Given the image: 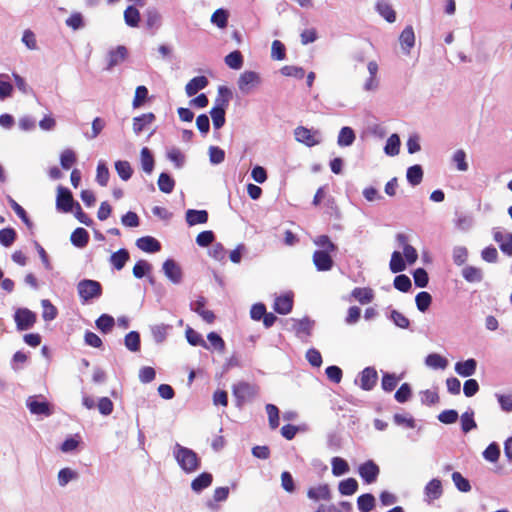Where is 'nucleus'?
<instances>
[{
  "mask_svg": "<svg viewBox=\"0 0 512 512\" xmlns=\"http://www.w3.org/2000/svg\"><path fill=\"white\" fill-rule=\"evenodd\" d=\"M425 364L433 369L444 370L448 366V360L440 354L432 353L426 357Z\"/></svg>",
  "mask_w": 512,
  "mask_h": 512,
  "instance_id": "nucleus-32",
  "label": "nucleus"
},
{
  "mask_svg": "<svg viewBox=\"0 0 512 512\" xmlns=\"http://www.w3.org/2000/svg\"><path fill=\"white\" fill-rule=\"evenodd\" d=\"M152 270V266L145 260L138 261L133 267V274L137 278H142L143 276H147L149 282L154 284L153 277L150 276V272Z\"/></svg>",
  "mask_w": 512,
  "mask_h": 512,
  "instance_id": "nucleus-29",
  "label": "nucleus"
},
{
  "mask_svg": "<svg viewBox=\"0 0 512 512\" xmlns=\"http://www.w3.org/2000/svg\"><path fill=\"white\" fill-rule=\"evenodd\" d=\"M128 261V250L120 249L117 252L113 253L110 257V262L114 268L117 270H121L126 262Z\"/></svg>",
  "mask_w": 512,
  "mask_h": 512,
  "instance_id": "nucleus-42",
  "label": "nucleus"
},
{
  "mask_svg": "<svg viewBox=\"0 0 512 512\" xmlns=\"http://www.w3.org/2000/svg\"><path fill=\"white\" fill-rule=\"evenodd\" d=\"M76 162V154L71 149H66L62 152L60 163L63 169H70Z\"/></svg>",
  "mask_w": 512,
  "mask_h": 512,
  "instance_id": "nucleus-57",
  "label": "nucleus"
},
{
  "mask_svg": "<svg viewBox=\"0 0 512 512\" xmlns=\"http://www.w3.org/2000/svg\"><path fill=\"white\" fill-rule=\"evenodd\" d=\"M115 324V320L112 316L108 314H102L97 320H96V326L99 330H101L103 333H108L112 330L113 326Z\"/></svg>",
  "mask_w": 512,
  "mask_h": 512,
  "instance_id": "nucleus-49",
  "label": "nucleus"
},
{
  "mask_svg": "<svg viewBox=\"0 0 512 512\" xmlns=\"http://www.w3.org/2000/svg\"><path fill=\"white\" fill-rule=\"evenodd\" d=\"M185 218L189 226L205 224L208 221V213L206 210L189 209L186 211Z\"/></svg>",
  "mask_w": 512,
  "mask_h": 512,
  "instance_id": "nucleus-23",
  "label": "nucleus"
},
{
  "mask_svg": "<svg viewBox=\"0 0 512 512\" xmlns=\"http://www.w3.org/2000/svg\"><path fill=\"white\" fill-rule=\"evenodd\" d=\"M352 296L361 304H368L373 300L374 293L370 288H355L352 291Z\"/></svg>",
  "mask_w": 512,
  "mask_h": 512,
  "instance_id": "nucleus-39",
  "label": "nucleus"
},
{
  "mask_svg": "<svg viewBox=\"0 0 512 512\" xmlns=\"http://www.w3.org/2000/svg\"><path fill=\"white\" fill-rule=\"evenodd\" d=\"M266 412L268 414L269 425L272 429H275L279 425V410L273 404L266 405Z\"/></svg>",
  "mask_w": 512,
  "mask_h": 512,
  "instance_id": "nucleus-61",
  "label": "nucleus"
},
{
  "mask_svg": "<svg viewBox=\"0 0 512 512\" xmlns=\"http://www.w3.org/2000/svg\"><path fill=\"white\" fill-rule=\"evenodd\" d=\"M8 79V74H0V100H4L12 96L14 88Z\"/></svg>",
  "mask_w": 512,
  "mask_h": 512,
  "instance_id": "nucleus-44",
  "label": "nucleus"
},
{
  "mask_svg": "<svg viewBox=\"0 0 512 512\" xmlns=\"http://www.w3.org/2000/svg\"><path fill=\"white\" fill-rule=\"evenodd\" d=\"M357 506L361 512H370L375 506V497L370 493L360 495Z\"/></svg>",
  "mask_w": 512,
  "mask_h": 512,
  "instance_id": "nucleus-41",
  "label": "nucleus"
},
{
  "mask_svg": "<svg viewBox=\"0 0 512 512\" xmlns=\"http://www.w3.org/2000/svg\"><path fill=\"white\" fill-rule=\"evenodd\" d=\"M261 84V77L257 72L244 71L240 74L237 85L243 94H249Z\"/></svg>",
  "mask_w": 512,
  "mask_h": 512,
  "instance_id": "nucleus-4",
  "label": "nucleus"
},
{
  "mask_svg": "<svg viewBox=\"0 0 512 512\" xmlns=\"http://www.w3.org/2000/svg\"><path fill=\"white\" fill-rule=\"evenodd\" d=\"M27 407L32 414L49 416L52 414L50 405L46 401H38L35 397H29Z\"/></svg>",
  "mask_w": 512,
  "mask_h": 512,
  "instance_id": "nucleus-19",
  "label": "nucleus"
},
{
  "mask_svg": "<svg viewBox=\"0 0 512 512\" xmlns=\"http://www.w3.org/2000/svg\"><path fill=\"white\" fill-rule=\"evenodd\" d=\"M74 199L69 189L60 186L57 191L56 206L63 212L72 211Z\"/></svg>",
  "mask_w": 512,
  "mask_h": 512,
  "instance_id": "nucleus-7",
  "label": "nucleus"
},
{
  "mask_svg": "<svg viewBox=\"0 0 512 512\" xmlns=\"http://www.w3.org/2000/svg\"><path fill=\"white\" fill-rule=\"evenodd\" d=\"M332 474L336 477L342 476L349 472V465L346 460L341 457H333L331 460Z\"/></svg>",
  "mask_w": 512,
  "mask_h": 512,
  "instance_id": "nucleus-36",
  "label": "nucleus"
},
{
  "mask_svg": "<svg viewBox=\"0 0 512 512\" xmlns=\"http://www.w3.org/2000/svg\"><path fill=\"white\" fill-rule=\"evenodd\" d=\"M15 322L18 330H27L36 322V314L29 309H18L15 313Z\"/></svg>",
  "mask_w": 512,
  "mask_h": 512,
  "instance_id": "nucleus-6",
  "label": "nucleus"
},
{
  "mask_svg": "<svg viewBox=\"0 0 512 512\" xmlns=\"http://www.w3.org/2000/svg\"><path fill=\"white\" fill-rule=\"evenodd\" d=\"M144 17V25L149 30L158 28L161 24V15L155 8H148Z\"/></svg>",
  "mask_w": 512,
  "mask_h": 512,
  "instance_id": "nucleus-27",
  "label": "nucleus"
},
{
  "mask_svg": "<svg viewBox=\"0 0 512 512\" xmlns=\"http://www.w3.org/2000/svg\"><path fill=\"white\" fill-rule=\"evenodd\" d=\"M493 238L499 244L501 251L512 256V233L503 232L499 228L493 230Z\"/></svg>",
  "mask_w": 512,
  "mask_h": 512,
  "instance_id": "nucleus-10",
  "label": "nucleus"
},
{
  "mask_svg": "<svg viewBox=\"0 0 512 512\" xmlns=\"http://www.w3.org/2000/svg\"><path fill=\"white\" fill-rule=\"evenodd\" d=\"M140 161L143 171L150 174L154 168V158L148 148L144 147L141 150Z\"/></svg>",
  "mask_w": 512,
  "mask_h": 512,
  "instance_id": "nucleus-43",
  "label": "nucleus"
},
{
  "mask_svg": "<svg viewBox=\"0 0 512 512\" xmlns=\"http://www.w3.org/2000/svg\"><path fill=\"white\" fill-rule=\"evenodd\" d=\"M235 397L240 401H245L257 394V388L245 382L238 383L233 387Z\"/></svg>",
  "mask_w": 512,
  "mask_h": 512,
  "instance_id": "nucleus-14",
  "label": "nucleus"
},
{
  "mask_svg": "<svg viewBox=\"0 0 512 512\" xmlns=\"http://www.w3.org/2000/svg\"><path fill=\"white\" fill-rule=\"evenodd\" d=\"M229 13L224 9H217L211 16V22L220 29H224L228 24Z\"/></svg>",
  "mask_w": 512,
  "mask_h": 512,
  "instance_id": "nucleus-47",
  "label": "nucleus"
},
{
  "mask_svg": "<svg viewBox=\"0 0 512 512\" xmlns=\"http://www.w3.org/2000/svg\"><path fill=\"white\" fill-rule=\"evenodd\" d=\"M70 240L74 246L83 248L89 241V234L84 228H76L72 232Z\"/></svg>",
  "mask_w": 512,
  "mask_h": 512,
  "instance_id": "nucleus-30",
  "label": "nucleus"
},
{
  "mask_svg": "<svg viewBox=\"0 0 512 512\" xmlns=\"http://www.w3.org/2000/svg\"><path fill=\"white\" fill-rule=\"evenodd\" d=\"M313 322L308 318H304L301 320H294V329L298 335L300 334H309L312 329Z\"/></svg>",
  "mask_w": 512,
  "mask_h": 512,
  "instance_id": "nucleus-60",
  "label": "nucleus"
},
{
  "mask_svg": "<svg viewBox=\"0 0 512 512\" xmlns=\"http://www.w3.org/2000/svg\"><path fill=\"white\" fill-rule=\"evenodd\" d=\"M452 162L455 164L458 171L465 172L468 170V163L466 161V153L464 150L459 149L454 152Z\"/></svg>",
  "mask_w": 512,
  "mask_h": 512,
  "instance_id": "nucleus-50",
  "label": "nucleus"
},
{
  "mask_svg": "<svg viewBox=\"0 0 512 512\" xmlns=\"http://www.w3.org/2000/svg\"><path fill=\"white\" fill-rule=\"evenodd\" d=\"M170 329H171V326L167 325V324L154 325L151 328V332H152L154 340L157 343H162L166 339Z\"/></svg>",
  "mask_w": 512,
  "mask_h": 512,
  "instance_id": "nucleus-46",
  "label": "nucleus"
},
{
  "mask_svg": "<svg viewBox=\"0 0 512 512\" xmlns=\"http://www.w3.org/2000/svg\"><path fill=\"white\" fill-rule=\"evenodd\" d=\"M483 457L486 461L495 463L500 458V447L497 443L493 442L483 451Z\"/></svg>",
  "mask_w": 512,
  "mask_h": 512,
  "instance_id": "nucleus-48",
  "label": "nucleus"
},
{
  "mask_svg": "<svg viewBox=\"0 0 512 512\" xmlns=\"http://www.w3.org/2000/svg\"><path fill=\"white\" fill-rule=\"evenodd\" d=\"M375 9L387 22L394 23L396 21V12L387 0H378Z\"/></svg>",
  "mask_w": 512,
  "mask_h": 512,
  "instance_id": "nucleus-18",
  "label": "nucleus"
},
{
  "mask_svg": "<svg viewBox=\"0 0 512 512\" xmlns=\"http://www.w3.org/2000/svg\"><path fill=\"white\" fill-rule=\"evenodd\" d=\"M109 180V170L103 162L97 166L96 181L101 186H106Z\"/></svg>",
  "mask_w": 512,
  "mask_h": 512,
  "instance_id": "nucleus-63",
  "label": "nucleus"
},
{
  "mask_svg": "<svg viewBox=\"0 0 512 512\" xmlns=\"http://www.w3.org/2000/svg\"><path fill=\"white\" fill-rule=\"evenodd\" d=\"M443 494L442 483L439 479L430 480L424 487L425 501L431 503L439 499Z\"/></svg>",
  "mask_w": 512,
  "mask_h": 512,
  "instance_id": "nucleus-11",
  "label": "nucleus"
},
{
  "mask_svg": "<svg viewBox=\"0 0 512 512\" xmlns=\"http://www.w3.org/2000/svg\"><path fill=\"white\" fill-rule=\"evenodd\" d=\"M43 313L42 316L44 320L51 321L57 316L56 307L47 299L42 300Z\"/></svg>",
  "mask_w": 512,
  "mask_h": 512,
  "instance_id": "nucleus-59",
  "label": "nucleus"
},
{
  "mask_svg": "<svg viewBox=\"0 0 512 512\" xmlns=\"http://www.w3.org/2000/svg\"><path fill=\"white\" fill-rule=\"evenodd\" d=\"M358 473L365 483L371 484L377 480L380 469L374 461L368 460L359 466Z\"/></svg>",
  "mask_w": 512,
  "mask_h": 512,
  "instance_id": "nucleus-5",
  "label": "nucleus"
},
{
  "mask_svg": "<svg viewBox=\"0 0 512 512\" xmlns=\"http://www.w3.org/2000/svg\"><path fill=\"white\" fill-rule=\"evenodd\" d=\"M415 40L416 38L413 27H405L399 36L400 48L404 55H410L411 49L415 45Z\"/></svg>",
  "mask_w": 512,
  "mask_h": 512,
  "instance_id": "nucleus-8",
  "label": "nucleus"
},
{
  "mask_svg": "<svg viewBox=\"0 0 512 512\" xmlns=\"http://www.w3.org/2000/svg\"><path fill=\"white\" fill-rule=\"evenodd\" d=\"M127 53V48L124 45H119L115 49H111L107 54L106 69L110 70L113 67L119 65L122 61L125 60Z\"/></svg>",
  "mask_w": 512,
  "mask_h": 512,
  "instance_id": "nucleus-12",
  "label": "nucleus"
},
{
  "mask_svg": "<svg viewBox=\"0 0 512 512\" xmlns=\"http://www.w3.org/2000/svg\"><path fill=\"white\" fill-rule=\"evenodd\" d=\"M293 305L292 296L289 294L277 297L274 303V309L279 314H287L291 311Z\"/></svg>",
  "mask_w": 512,
  "mask_h": 512,
  "instance_id": "nucleus-28",
  "label": "nucleus"
},
{
  "mask_svg": "<svg viewBox=\"0 0 512 512\" xmlns=\"http://www.w3.org/2000/svg\"><path fill=\"white\" fill-rule=\"evenodd\" d=\"M212 483V475L210 473H202L195 478L191 483V488L195 492H200L209 487Z\"/></svg>",
  "mask_w": 512,
  "mask_h": 512,
  "instance_id": "nucleus-34",
  "label": "nucleus"
},
{
  "mask_svg": "<svg viewBox=\"0 0 512 512\" xmlns=\"http://www.w3.org/2000/svg\"><path fill=\"white\" fill-rule=\"evenodd\" d=\"M415 301L418 310L425 312L431 305L432 297L428 292L423 291L416 295Z\"/></svg>",
  "mask_w": 512,
  "mask_h": 512,
  "instance_id": "nucleus-56",
  "label": "nucleus"
},
{
  "mask_svg": "<svg viewBox=\"0 0 512 512\" xmlns=\"http://www.w3.org/2000/svg\"><path fill=\"white\" fill-rule=\"evenodd\" d=\"M452 481L456 488L461 492H469L471 490V485L469 481L462 476L460 472L452 473Z\"/></svg>",
  "mask_w": 512,
  "mask_h": 512,
  "instance_id": "nucleus-53",
  "label": "nucleus"
},
{
  "mask_svg": "<svg viewBox=\"0 0 512 512\" xmlns=\"http://www.w3.org/2000/svg\"><path fill=\"white\" fill-rule=\"evenodd\" d=\"M338 489L342 495H353L358 490V482L354 478H347L339 483Z\"/></svg>",
  "mask_w": 512,
  "mask_h": 512,
  "instance_id": "nucleus-37",
  "label": "nucleus"
},
{
  "mask_svg": "<svg viewBox=\"0 0 512 512\" xmlns=\"http://www.w3.org/2000/svg\"><path fill=\"white\" fill-rule=\"evenodd\" d=\"M461 427L463 432L467 433L472 429L476 428V422L474 420V412L472 410L466 411L461 416Z\"/></svg>",
  "mask_w": 512,
  "mask_h": 512,
  "instance_id": "nucleus-55",
  "label": "nucleus"
},
{
  "mask_svg": "<svg viewBox=\"0 0 512 512\" xmlns=\"http://www.w3.org/2000/svg\"><path fill=\"white\" fill-rule=\"evenodd\" d=\"M398 239L403 247L402 254L404 256L405 261L410 265L414 264L418 259V253L416 249L406 242V237L404 235H399Z\"/></svg>",
  "mask_w": 512,
  "mask_h": 512,
  "instance_id": "nucleus-26",
  "label": "nucleus"
},
{
  "mask_svg": "<svg viewBox=\"0 0 512 512\" xmlns=\"http://www.w3.org/2000/svg\"><path fill=\"white\" fill-rule=\"evenodd\" d=\"M307 496L309 499L318 501V500H330L331 492L330 488L327 484H321L315 487H311L307 491Z\"/></svg>",
  "mask_w": 512,
  "mask_h": 512,
  "instance_id": "nucleus-21",
  "label": "nucleus"
},
{
  "mask_svg": "<svg viewBox=\"0 0 512 512\" xmlns=\"http://www.w3.org/2000/svg\"><path fill=\"white\" fill-rule=\"evenodd\" d=\"M146 0H130V27H139L142 21L137 7H143Z\"/></svg>",
  "mask_w": 512,
  "mask_h": 512,
  "instance_id": "nucleus-25",
  "label": "nucleus"
},
{
  "mask_svg": "<svg viewBox=\"0 0 512 512\" xmlns=\"http://www.w3.org/2000/svg\"><path fill=\"white\" fill-rule=\"evenodd\" d=\"M163 271L165 276L173 283L178 284L182 279V272L179 265L173 260H166L163 263Z\"/></svg>",
  "mask_w": 512,
  "mask_h": 512,
  "instance_id": "nucleus-13",
  "label": "nucleus"
},
{
  "mask_svg": "<svg viewBox=\"0 0 512 512\" xmlns=\"http://www.w3.org/2000/svg\"><path fill=\"white\" fill-rule=\"evenodd\" d=\"M205 299L200 297L198 300L190 304L191 310L196 312L205 322L213 323L215 315L211 310L205 308Z\"/></svg>",
  "mask_w": 512,
  "mask_h": 512,
  "instance_id": "nucleus-17",
  "label": "nucleus"
},
{
  "mask_svg": "<svg viewBox=\"0 0 512 512\" xmlns=\"http://www.w3.org/2000/svg\"><path fill=\"white\" fill-rule=\"evenodd\" d=\"M185 334L188 343L191 344L192 346H201L207 350L210 349V346H208V343L203 339L201 334H199L191 327L186 328Z\"/></svg>",
  "mask_w": 512,
  "mask_h": 512,
  "instance_id": "nucleus-31",
  "label": "nucleus"
},
{
  "mask_svg": "<svg viewBox=\"0 0 512 512\" xmlns=\"http://www.w3.org/2000/svg\"><path fill=\"white\" fill-rule=\"evenodd\" d=\"M231 98V91L226 86H220L218 88V97L215 101V106L212 108L210 115L213 125L216 128H220L225 123V109Z\"/></svg>",
  "mask_w": 512,
  "mask_h": 512,
  "instance_id": "nucleus-2",
  "label": "nucleus"
},
{
  "mask_svg": "<svg viewBox=\"0 0 512 512\" xmlns=\"http://www.w3.org/2000/svg\"><path fill=\"white\" fill-rule=\"evenodd\" d=\"M477 361L473 358L455 363L454 370L461 377H470L476 373Z\"/></svg>",
  "mask_w": 512,
  "mask_h": 512,
  "instance_id": "nucleus-15",
  "label": "nucleus"
},
{
  "mask_svg": "<svg viewBox=\"0 0 512 512\" xmlns=\"http://www.w3.org/2000/svg\"><path fill=\"white\" fill-rule=\"evenodd\" d=\"M77 292L82 303H87L101 297L103 288L96 280L83 279L77 284Z\"/></svg>",
  "mask_w": 512,
  "mask_h": 512,
  "instance_id": "nucleus-3",
  "label": "nucleus"
},
{
  "mask_svg": "<svg viewBox=\"0 0 512 512\" xmlns=\"http://www.w3.org/2000/svg\"><path fill=\"white\" fill-rule=\"evenodd\" d=\"M207 340L209 342L208 346H210L209 350L213 349L219 352L220 354H223L225 352V342L222 339V337L218 335L216 332H210L207 335Z\"/></svg>",
  "mask_w": 512,
  "mask_h": 512,
  "instance_id": "nucleus-40",
  "label": "nucleus"
},
{
  "mask_svg": "<svg viewBox=\"0 0 512 512\" xmlns=\"http://www.w3.org/2000/svg\"><path fill=\"white\" fill-rule=\"evenodd\" d=\"M462 276L468 282H480L482 280V271L473 266H467L462 270Z\"/></svg>",
  "mask_w": 512,
  "mask_h": 512,
  "instance_id": "nucleus-45",
  "label": "nucleus"
},
{
  "mask_svg": "<svg viewBox=\"0 0 512 512\" xmlns=\"http://www.w3.org/2000/svg\"><path fill=\"white\" fill-rule=\"evenodd\" d=\"M175 181L167 174L161 173L158 178V187L164 193H171L174 189Z\"/></svg>",
  "mask_w": 512,
  "mask_h": 512,
  "instance_id": "nucleus-52",
  "label": "nucleus"
},
{
  "mask_svg": "<svg viewBox=\"0 0 512 512\" xmlns=\"http://www.w3.org/2000/svg\"><path fill=\"white\" fill-rule=\"evenodd\" d=\"M136 246L143 252L147 253L158 252L161 248L159 241H157L155 238L151 236L139 238L136 241Z\"/></svg>",
  "mask_w": 512,
  "mask_h": 512,
  "instance_id": "nucleus-22",
  "label": "nucleus"
},
{
  "mask_svg": "<svg viewBox=\"0 0 512 512\" xmlns=\"http://www.w3.org/2000/svg\"><path fill=\"white\" fill-rule=\"evenodd\" d=\"M411 280L408 276L401 274L395 277L394 287L402 292H408L411 288Z\"/></svg>",
  "mask_w": 512,
  "mask_h": 512,
  "instance_id": "nucleus-64",
  "label": "nucleus"
},
{
  "mask_svg": "<svg viewBox=\"0 0 512 512\" xmlns=\"http://www.w3.org/2000/svg\"><path fill=\"white\" fill-rule=\"evenodd\" d=\"M389 268L393 273L402 272L406 269V261L401 252L394 251L392 253Z\"/></svg>",
  "mask_w": 512,
  "mask_h": 512,
  "instance_id": "nucleus-33",
  "label": "nucleus"
},
{
  "mask_svg": "<svg viewBox=\"0 0 512 512\" xmlns=\"http://www.w3.org/2000/svg\"><path fill=\"white\" fill-rule=\"evenodd\" d=\"M495 397L497 399V402L501 408V410L505 413H511L512 412V394H502V393H496Z\"/></svg>",
  "mask_w": 512,
  "mask_h": 512,
  "instance_id": "nucleus-54",
  "label": "nucleus"
},
{
  "mask_svg": "<svg viewBox=\"0 0 512 512\" xmlns=\"http://www.w3.org/2000/svg\"><path fill=\"white\" fill-rule=\"evenodd\" d=\"M295 139L308 147L321 142V135L318 130H295Z\"/></svg>",
  "mask_w": 512,
  "mask_h": 512,
  "instance_id": "nucleus-9",
  "label": "nucleus"
},
{
  "mask_svg": "<svg viewBox=\"0 0 512 512\" xmlns=\"http://www.w3.org/2000/svg\"><path fill=\"white\" fill-rule=\"evenodd\" d=\"M208 85V79L205 76H197L192 78L185 86L187 96L191 97L196 95L200 90H203Z\"/></svg>",
  "mask_w": 512,
  "mask_h": 512,
  "instance_id": "nucleus-20",
  "label": "nucleus"
},
{
  "mask_svg": "<svg viewBox=\"0 0 512 512\" xmlns=\"http://www.w3.org/2000/svg\"><path fill=\"white\" fill-rule=\"evenodd\" d=\"M148 99V89L145 86H138L135 91L133 106L140 107Z\"/></svg>",
  "mask_w": 512,
  "mask_h": 512,
  "instance_id": "nucleus-62",
  "label": "nucleus"
},
{
  "mask_svg": "<svg viewBox=\"0 0 512 512\" xmlns=\"http://www.w3.org/2000/svg\"><path fill=\"white\" fill-rule=\"evenodd\" d=\"M407 181L413 185H419L423 179V170L420 165H413L407 169Z\"/></svg>",
  "mask_w": 512,
  "mask_h": 512,
  "instance_id": "nucleus-38",
  "label": "nucleus"
},
{
  "mask_svg": "<svg viewBox=\"0 0 512 512\" xmlns=\"http://www.w3.org/2000/svg\"><path fill=\"white\" fill-rule=\"evenodd\" d=\"M377 381V372L373 368H365L360 376V386L364 390H371Z\"/></svg>",
  "mask_w": 512,
  "mask_h": 512,
  "instance_id": "nucleus-24",
  "label": "nucleus"
},
{
  "mask_svg": "<svg viewBox=\"0 0 512 512\" xmlns=\"http://www.w3.org/2000/svg\"><path fill=\"white\" fill-rule=\"evenodd\" d=\"M400 139L397 134L391 135L385 145V153L389 156H395L399 153Z\"/></svg>",
  "mask_w": 512,
  "mask_h": 512,
  "instance_id": "nucleus-51",
  "label": "nucleus"
},
{
  "mask_svg": "<svg viewBox=\"0 0 512 512\" xmlns=\"http://www.w3.org/2000/svg\"><path fill=\"white\" fill-rule=\"evenodd\" d=\"M16 239V232L13 228H4L0 230V243L5 246H11Z\"/></svg>",
  "mask_w": 512,
  "mask_h": 512,
  "instance_id": "nucleus-58",
  "label": "nucleus"
},
{
  "mask_svg": "<svg viewBox=\"0 0 512 512\" xmlns=\"http://www.w3.org/2000/svg\"><path fill=\"white\" fill-rule=\"evenodd\" d=\"M173 456L181 469L186 473H193L200 467L198 455L193 450L178 443L173 447Z\"/></svg>",
  "mask_w": 512,
  "mask_h": 512,
  "instance_id": "nucleus-1",
  "label": "nucleus"
},
{
  "mask_svg": "<svg viewBox=\"0 0 512 512\" xmlns=\"http://www.w3.org/2000/svg\"><path fill=\"white\" fill-rule=\"evenodd\" d=\"M330 251H315L313 263L319 271H328L333 266V260L329 255Z\"/></svg>",
  "mask_w": 512,
  "mask_h": 512,
  "instance_id": "nucleus-16",
  "label": "nucleus"
},
{
  "mask_svg": "<svg viewBox=\"0 0 512 512\" xmlns=\"http://www.w3.org/2000/svg\"><path fill=\"white\" fill-rule=\"evenodd\" d=\"M224 62L229 68L239 70L243 66V56L240 51L236 50L226 55Z\"/></svg>",
  "mask_w": 512,
  "mask_h": 512,
  "instance_id": "nucleus-35",
  "label": "nucleus"
}]
</instances>
